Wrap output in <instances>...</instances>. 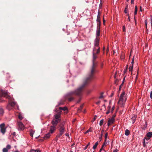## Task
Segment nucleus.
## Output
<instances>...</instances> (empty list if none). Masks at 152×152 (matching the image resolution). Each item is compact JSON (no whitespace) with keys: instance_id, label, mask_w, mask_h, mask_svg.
Here are the masks:
<instances>
[{"instance_id":"nucleus-1","label":"nucleus","mask_w":152,"mask_h":152,"mask_svg":"<svg viewBox=\"0 0 152 152\" xmlns=\"http://www.w3.org/2000/svg\"><path fill=\"white\" fill-rule=\"evenodd\" d=\"M91 81H86L85 79L84 83L75 91H70L66 95V98L69 101L71 102L74 99V96H79V99L77 101V103H79L81 100L83 95V91L85 86L89 83Z\"/></svg>"},{"instance_id":"nucleus-2","label":"nucleus","mask_w":152,"mask_h":152,"mask_svg":"<svg viewBox=\"0 0 152 152\" xmlns=\"http://www.w3.org/2000/svg\"><path fill=\"white\" fill-rule=\"evenodd\" d=\"M92 65L90 71L87 77L86 78V81H91L94 77V74L96 72V67L97 63L95 62L96 59L97 58V56L94 52L93 53Z\"/></svg>"},{"instance_id":"nucleus-3","label":"nucleus","mask_w":152,"mask_h":152,"mask_svg":"<svg viewBox=\"0 0 152 152\" xmlns=\"http://www.w3.org/2000/svg\"><path fill=\"white\" fill-rule=\"evenodd\" d=\"M2 97H5L9 99L8 104H10L12 108L16 105V102L14 101V99L8 95L7 92L0 91V102L2 101L1 98Z\"/></svg>"},{"instance_id":"nucleus-4","label":"nucleus","mask_w":152,"mask_h":152,"mask_svg":"<svg viewBox=\"0 0 152 152\" xmlns=\"http://www.w3.org/2000/svg\"><path fill=\"white\" fill-rule=\"evenodd\" d=\"M127 95L125 92L123 91L120 95L119 99L118 102L121 107H124L125 104V102L127 100Z\"/></svg>"},{"instance_id":"nucleus-5","label":"nucleus","mask_w":152,"mask_h":152,"mask_svg":"<svg viewBox=\"0 0 152 152\" xmlns=\"http://www.w3.org/2000/svg\"><path fill=\"white\" fill-rule=\"evenodd\" d=\"M61 113H58L54 115L53 118L51 122L53 125L56 126L61 121Z\"/></svg>"},{"instance_id":"nucleus-6","label":"nucleus","mask_w":152,"mask_h":152,"mask_svg":"<svg viewBox=\"0 0 152 152\" xmlns=\"http://www.w3.org/2000/svg\"><path fill=\"white\" fill-rule=\"evenodd\" d=\"M100 34V25H97L96 33V38L94 42V45L95 46H97L99 45V38Z\"/></svg>"},{"instance_id":"nucleus-7","label":"nucleus","mask_w":152,"mask_h":152,"mask_svg":"<svg viewBox=\"0 0 152 152\" xmlns=\"http://www.w3.org/2000/svg\"><path fill=\"white\" fill-rule=\"evenodd\" d=\"M64 123L60 124L58 127L59 133L57 137H59L62 136L66 132L65 128L64 126Z\"/></svg>"},{"instance_id":"nucleus-8","label":"nucleus","mask_w":152,"mask_h":152,"mask_svg":"<svg viewBox=\"0 0 152 152\" xmlns=\"http://www.w3.org/2000/svg\"><path fill=\"white\" fill-rule=\"evenodd\" d=\"M0 129L1 132L4 134L6 131V128L5 127V125L4 123H2L0 125Z\"/></svg>"},{"instance_id":"nucleus-9","label":"nucleus","mask_w":152,"mask_h":152,"mask_svg":"<svg viewBox=\"0 0 152 152\" xmlns=\"http://www.w3.org/2000/svg\"><path fill=\"white\" fill-rule=\"evenodd\" d=\"M99 43L97 46H95L94 45V48L93 50V52L95 53V54H98L100 52V48L99 47Z\"/></svg>"},{"instance_id":"nucleus-10","label":"nucleus","mask_w":152,"mask_h":152,"mask_svg":"<svg viewBox=\"0 0 152 152\" xmlns=\"http://www.w3.org/2000/svg\"><path fill=\"white\" fill-rule=\"evenodd\" d=\"M17 124L18 127V129L20 130H23L24 129L23 124L20 121L17 122Z\"/></svg>"},{"instance_id":"nucleus-11","label":"nucleus","mask_w":152,"mask_h":152,"mask_svg":"<svg viewBox=\"0 0 152 152\" xmlns=\"http://www.w3.org/2000/svg\"><path fill=\"white\" fill-rule=\"evenodd\" d=\"M100 14L101 13L99 11L98 12V15L97 16L96 22L97 24V25H101V21L100 20Z\"/></svg>"},{"instance_id":"nucleus-12","label":"nucleus","mask_w":152,"mask_h":152,"mask_svg":"<svg viewBox=\"0 0 152 152\" xmlns=\"http://www.w3.org/2000/svg\"><path fill=\"white\" fill-rule=\"evenodd\" d=\"M11 147L10 145H7L6 148H4L2 150L3 152H8V150L10 149Z\"/></svg>"},{"instance_id":"nucleus-13","label":"nucleus","mask_w":152,"mask_h":152,"mask_svg":"<svg viewBox=\"0 0 152 152\" xmlns=\"http://www.w3.org/2000/svg\"><path fill=\"white\" fill-rule=\"evenodd\" d=\"M56 126L53 125L51 126L49 132L51 134L53 133L56 129Z\"/></svg>"},{"instance_id":"nucleus-14","label":"nucleus","mask_w":152,"mask_h":152,"mask_svg":"<svg viewBox=\"0 0 152 152\" xmlns=\"http://www.w3.org/2000/svg\"><path fill=\"white\" fill-rule=\"evenodd\" d=\"M115 121V119H112V118H110L109 119L108 123L107 125L108 126H109L110 125L113 124Z\"/></svg>"},{"instance_id":"nucleus-15","label":"nucleus","mask_w":152,"mask_h":152,"mask_svg":"<svg viewBox=\"0 0 152 152\" xmlns=\"http://www.w3.org/2000/svg\"><path fill=\"white\" fill-rule=\"evenodd\" d=\"M134 56L132 58V61L131 62L132 64V66H130L129 68V71H130L131 72H132V69H133V65L134 64Z\"/></svg>"},{"instance_id":"nucleus-16","label":"nucleus","mask_w":152,"mask_h":152,"mask_svg":"<svg viewBox=\"0 0 152 152\" xmlns=\"http://www.w3.org/2000/svg\"><path fill=\"white\" fill-rule=\"evenodd\" d=\"M137 116L136 115H134L131 118V120L133 124H134L135 122Z\"/></svg>"},{"instance_id":"nucleus-17","label":"nucleus","mask_w":152,"mask_h":152,"mask_svg":"<svg viewBox=\"0 0 152 152\" xmlns=\"http://www.w3.org/2000/svg\"><path fill=\"white\" fill-rule=\"evenodd\" d=\"M50 134H51L50 132L48 133L45 134L44 137V138L45 139H48L50 137Z\"/></svg>"},{"instance_id":"nucleus-18","label":"nucleus","mask_w":152,"mask_h":152,"mask_svg":"<svg viewBox=\"0 0 152 152\" xmlns=\"http://www.w3.org/2000/svg\"><path fill=\"white\" fill-rule=\"evenodd\" d=\"M83 105H84L83 104H82L80 106V107H79L78 109V110H77V112H81L82 111V109H83Z\"/></svg>"},{"instance_id":"nucleus-19","label":"nucleus","mask_w":152,"mask_h":152,"mask_svg":"<svg viewBox=\"0 0 152 152\" xmlns=\"http://www.w3.org/2000/svg\"><path fill=\"white\" fill-rule=\"evenodd\" d=\"M34 133V131L31 129L30 130V135L32 137H33V135Z\"/></svg>"},{"instance_id":"nucleus-20","label":"nucleus","mask_w":152,"mask_h":152,"mask_svg":"<svg viewBox=\"0 0 152 152\" xmlns=\"http://www.w3.org/2000/svg\"><path fill=\"white\" fill-rule=\"evenodd\" d=\"M18 118L20 120L23 119V118L22 114L21 113H19L18 115Z\"/></svg>"},{"instance_id":"nucleus-21","label":"nucleus","mask_w":152,"mask_h":152,"mask_svg":"<svg viewBox=\"0 0 152 152\" xmlns=\"http://www.w3.org/2000/svg\"><path fill=\"white\" fill-rule=\"evenodd\" d=\"M147 136L148 137L151 138L152 136V132H150L147 133Z\"/></svg>"},{"instance_id":"nucleus-22","label":"nucleus","mask_w":152,"mask_h":152,"mask_svg":"<svg viewBox=\"0 0 152 152\" xmlns=\"http://www.w3.org/2000/svg\"><path fill=\"white\" fill-rule=\"evenodd\" d=\"M7 108L9 110H10L12 109V106H11V105H10V104H8L7 106Z\"/></svg>"},{"instance_id":"nucleus-23","label":"nucleus","mask_w":152,"mask_h":152,"mask_svg":"<svg viewBox=\"0 0 152 152\" xmlns=\"http://www.w3.org/2000/svg\"><path fill=\"white\" fill-rule=\"evenodd\" d=\"M130 132L128 129H126L125 132V134L126 136L129 135L130 134Z\"/></svg>"},{"instance_id":"nucleus-24","label":"nucleus","mask_w":152,"mask_h":152,"mask_svg":"<svg viewBox=\"0 0 152 152\" xmlns=\"http://www.w3.org/2000/svg\"><path fill=\"white\" fill-rule=\"evenodd\" d=\"M4 113L3 109L1 107L0 108V114L1 115H2Z\"/></svg>"},{"instance_id":"nucleus-25","label":"nucleus","mask_w":152,"mask_h":152,"mask_svg":"<svg viewBox=\"0 0 152 152\" xmlns=\"http://www.w3.org/2000/svg\"><path fill=\"white\" fill-rule=\"evenodd\" d=\"M59 109L61 110H63L64 111L66 110H67V108L66 107H59Z\"/></svg>"},{"instance_id":"nucleus-26","label":"nucleus","mask_w":152,"mask_h":152,"mask_svg":"<svg viewBox=\"0 0 152 152\" xmlns=\"http://www.w3.org/2000/svg\"><path fill=\"white\" fill-rule=\"evenodd\" d=\"M98 142H96L95 145L93 146V148L94 150H95L97 146L98 145Z\"/></svg>"},{"instance_id":"nucleus-27","label":"nucleus","mask_w":152,"mask_h":152,"mask_svg":"<svg viewBox=\"0 0 152 152\" xmlns=\"http://www.w3.org/2000/svg\"><path fill=\"white\" fill-rule=\"evenodd\" d=\"M30 152H41V151L39 150L31 149Z\"/></svg>"},{"instance_id":"nucleus-28","label":"nucleus","mask_w":152,"mask_h":152,"mask_svg":"<svg viewBox=\"0 0 152 152\" xmlns=\"http://www.w3.org/2000/svg\"><path fill=\"white\" fill-rule=\"evenodd\" d=\"M137 6H136L135 7V10L134 12V15H136L137 14ZM134 17H135V16H134Z\"/></svg>"},{"instance_id":"nucleus-29","label":"nucleus","mask_w":152,"mask_h":152,"mask_svg":"<svg viewBox=\"0 0 152 152\" xmlns=\"http://www.w3.org/2000/svg\"><path fill=\"white\" fill-rule=\"evenodd\" d=\"M91 127H90L89 129L87 130L85 133L84 134H86L87 133H88L89 132H91Z\"/></svg>"},{"instance_id":"nucleus-30","label":"nucleus","mask_w":152,"mask_h":152,"mask_svg":"<svg viewBox=\"0 0 152 152\" xmlns=\"http://www.w3.org/2000/svg\"><path fill=\"white\" fill-rule=\"evenodd\" d=\"M104 122V120L102 119L99 122V125L100 126L102 125L103 123Z\"/></svg>"},{"instance_id":"nucleus-31","label":"nucleus","mask_w":152,"mask_h":152,"mask_svg":"<svg viewBox=\"0 0 152 152\" xmlns=\"http://www.w3.org/2000/svg\"><path fill=\"white\" fill-rule=\"evenodd\" d=\"M103 94H104V92H102L101 93V95L99 97V99H102L103 97Z\"/></svg>"},{"instance_id":"nucleus-32","label":"nucleus","mask_w":152,"mask_h":152,"mask_svg":"<svg viewBox=\"0 0 152 152\" xmlns=\"http://www.w3.org/2000/svg\"><path fill=\"white\" fill-rule=\"evenodd\" d=\"M64 102L63 101H61L60 102L58 103V105H62L64 104Z\"/></svg>"},{"instance_id":"nucleus-33","label":"nucleus","mask_w":152,"mask_h":152,"mask_svg":"<svg viewBox=\"0 0 152 152\" xmlns=\"http://www.w3.org/2000/svg\"><path fill=\"white\" fill-rule=\"evenodd\" d=\"M103 148L104 147H103V146H102L101 148L100 149L99 152H101L102 150H103L105 152H106V151L104 150Z\"/></svg>"},{"instance_id":"nucleus-34","label":"nucleus","mask_w":152,"mask_h":152,"mask_svg":"<svg viewBox=\"0 0 152 152\" xmlns=\"http://www.w3.org/2000/svg\"><path fill=\"white\" fill-rule=\"evenodd\" d=\"M90 145V142H88V144L84 148V150H86L88 148V146Z\"/></svg>"},{"instance_id":"nucleus-35","label":"nucleus","mask_w":152,"mask_h":152,"mask_svg":"<svg viewBox=\"0 0 152 152\" xmlns=\"http://www.w3.org/2000/svg\"><path fill=\"white\" fill-rule=\"evenodd\" d=\"M106 140H105L104 142L102 145L103 147H104L105 145L107 144V142L106 141Z\"/></svg>"},{"instance_id":"nucleus-36","label":"nucleus","mask_w":152,"mask_h":152,"mask_svg":"<svg viewBox=\"0 0 152 152\" xmlns=\"http://www.w3.org/2000/svg\"><path fill=\"white\" fill-rule=\"evenodd\" d=\"M127 8H128V6H127L125 8L124 10V13H127Z\"/></svg>"},{"instance_id":"nucleus-37","label":"nucleus","mask_w":152,"mask_h":152,"mask_svg":"<svg viewBox=\"0 0 152 152\" xmlns=\"http://www.w3.org/2000/svg\"><path fill=\"white\" fill-rule=\"evenodd\" d=\"M108 136V133H107L106 132L105 134L104 135V138H105V140H107V138Z\"/></svg>"},{"instance_id":"nucleus-38","label":"nucleus","mask_w":152,"mask_h":152,"mask_svg":"<svg viewBox=\"0 0 152 152\" xmlns=\"http://www.w3.org/2000/svg\"><path fill=\"white\" fill-rule=\"evenodd\" d=\"M114 109H115V106H113V107H112V109H111V113H113V110H114Z\"/></svg>"},{"instance_id":"nucleus-39","label":"nucleus","mask_w":152,"mask_h":152,"mask_svg":"<svg viewBox=\"0 0 152 152\" xmlns=\"http://www.w3.org/2000/svg\"><path fill=\"white\" fill-rule=\"evenodd\" d=\"M104 132V130H102L101 131V134L100 136L102 137Z\"/></svg>"},{"instance_id":"nucleus-40","label":"nucleus","mask_w":152,"mask_h":152,"mask_svg":"<svg viewBox=\"0 0 152 152\" xmlns=\"http://www.w3.org/2000/svg\"><path fill=\"white\" fill-rule=\"evenodd\" d=\"M104 66V63L103 62H102L101 64L100 67L101 68H102Z\"/></svg>"},{"instance_id":"nucleus-41","label":"nucleus","mask_w":152,"mask_h":152,"mask_svg":"<svg viewBox=\"0 0 152 152\" xmlns=\"http://www.w3.org/2000/svg\"><path fill=\"white\" fill-rule=\"evenodd\" d=\"M115 116H116V114H114L112 116L111 118H112V119H114V118L115 117Z\"/></svg>"},{"instance_id":"nucleus-42","label":"nucleus","mask_w":152,"mask_h":152,"mask_svg":"<svg viewBox=\"0 0 152 152\" xmlns=\"http://www.w3.org/2000/svg\"><path fill=\"white\" fill-rule=\"evenodd\" d=\"M143 145L144 147H145V139H144V141L143 143Z\"/></svg>"},{"instance_id":"nucleus-43","label":"nucleus","mask_w":152,"mask_h":152,"mask_svg":"<svg viewBox=\"0 0 152 152\" xmlns=\"http://www.w3.org/2000/svg\"><path fill=\"white\" fill-rule=\"evenodd\" d=\"M123 31L124 32H126V30L125 29V26H123Z\"/></svg>"},{"instance_id":"nucleus-44","label":"nucleus","mask_w":152,"mask_h":152,"mask_svg":"<svg viewBox=\"0 0 152 152\" xmlns=\"http://www.w3.org/2000/svg\"><path fill=\"white\" fill-rule=\"evenodd\" d=\"M103 24H104V25H105V20L104 19V17L103 18Z\"/></svg>"},{"instance_id":"nucleus-45","label":"nucleus","mask_w":152,"mask_h":152,"mask_svg":"<svg viewBox=\"0 0 152 152\" xmlns=\"http://www.w3.org/2000/svg\"><path fill=\"white\" fill-rule=\"evenodd\" d=\"M102 137H101V136H100L99 138V142H100L102 140Z\"/></svg>"},{"instance_id":"nucleus-46","label":"nucleus","mask_w":152,"mask_h":152,"mask_svg":"<svg viewBox=\"0 0 152 152\" xmlns=\"http://www.w3.org/2000/svg\"><path fill=\"white\" fill-rule=\"evenodd\" d=\"M151 26L152 27V16H151Z\"/></svg>"},{"instance_id":"nucleus-47","label":"nucleus","mask_w":152,"mask_h":152,"mask_svg":"<svg viewBox=\"0 0 152 152\" xmlns=\"http://www.w3.org/2000/svg\"><path fill=\"white\" fill-rule=\"evenodd\" d=\"M150 98L152 99V91H151L150 93Z\"/></svg>"},{"instance_id":"nucleus-48","label":"nucleus","mask_w":152,"mask_h":152,"mask_svg":"<svg viewBox=\"0 0 152 152\" xmlns=\"http://www.w3.org/2000/svg\"><path fill=\"white\" fill-rule=\"evenodd\" d=\"M100 101H98L96 102V104L97 105H99L100 104Z\"/></svg>"},{"instance_id":"nucleus-49","label":"nucleus","mask_w":152,"mask_h":152,"mask_svg":"<svg viewBox=\"0 0 152 152\" xmlns=\"http://www.w3.org/2000/svg\"><path fill=\"white\" fill-rule=\"evenodd\" d=\"M150 138L148 137H145L144 139H145L146 140H148L150 139Z\"/></svg>"},{"instance_id":"nucleus-50","label":"nucleus","mask_w":152,"mask_h":152,"mask_svg":"<svg viewBox=\"0 0 152 152\" xmlns=\"http://www.w3.org/2000/svg\"><path fill=\"white\" fill-rule=\"evenodd\" d=\"M110 112V110L109 109L106 112V114H108Z\"/></svg>"},{"instance_id":"nucleus-51","label":"nucleus","mask_w":152,"mask_h":152,"mask_svg":"<svg viewBox=\"0 0 152 152\" xmlns=\"http://www.w3.org/2000/svg\"><path fill=\"white\" fill-rule=\"evenodd\" d=\"M134 0H131V3L132 4H133L134 3Z\"/></svg>"},{"instance_id":"nucleus-52","label":"nucleus","mask_w":152,"mask_h":152,"mask_svg":"<svg viewBox=\"0 0 152 152\" xmlns=\"http://www.w3.org/2000/svg\"><path fill=\"white\" fill-rule=\"evenodd\" d=\"M65 135L67 137H69V133H66L65 134Z\"/></svg>"},{"instance_id":"nucleus-53","label":"nucleus","mask_w":152,"mask_h":152,"mask_svg":"<svg viewBox=\"0 0 152 152\" xmlns=\"http://www.w3.org/2000/svg\"><path fill=\"white\" fill-rule=\"evenodd\" d=\"M147 20H145V25L146 26V27H147Z\"/></svg>"},{"instance_id":"nucleus-54","label":"nucleus","mask_w":152,"mask_h":152,"mask_svg":"<svg viewBox=\"0 0 152 152\" xmlns=\"http://www.w3.org/2000/svg\"><path fill=\"white\" fill-rule=\"evenodd\" d=\"M113 141H112V142H111V148H113Z\"/></svg>"},{"instance_id":"nucleus-55","label":"nucleus","mask_w":152,"mask_h":152,"mask_svg":"<svg viewBox=\"0 0 152 152\" xmlns=\"http://www.w3.org/2000/svg\"><path fill=\"white\" fill-rule=\"evenodd\" d=\"M118 152V150L117 149H116L115 150H114L113 152Z\"/></svg>"},{"instance_id":"nucleus-56","label":"nucleus","mask_w":152,"mask_h":152,"mask_svg":"<svg viewBox=\"0 0 152 152\" xmlns=\"http://www.w3.org/2000/svg\"><path fill=\"white\" fill-rule=\"evenodd\" d=\"M96 118L95 117L94 118H93V121H95V120H96Z\"/></svg>"},{"instance_id":"nucleus-57","label":"nucleus","mask_w":152,"mask_h":152,"mask_svg":"<svg viewBox=\"0 0 152 152\" xmlns=\"http://www.w3.org/2000/svg\"><path fill=\"white\" fill-rule=\"evenodd\" d=\"M141 8H142L141 6H140V11H142V9H141Z\"/></svg>"},{"instance_id":"nucleus-58","label":"nucleus","mask_w":152,"mask_h":152,"mask_svg":"<svg viewBox=\"0 0 152 152\" xmlns=\"http://www.w3.org/2000/svg\"><path fill=\"white\" fill-rule=\"evenodd\" d=\"M14 152H19V151H18L17 150V151H14Z\"/></svg>"},{"instance_id":"nucleus-59","label":"nucleus","mask_w":152,"mask_h":152,"mask_svg":"<svg viewBox=\"0 0 152 152\" xmlns=\"http://www.w3.org/2000/svg\"><path fill=\"white\" fill-rule=\"evenodd\" d=\"M83 112L84 113H85L86 112V110H84Z\"/></svg>"},{"instance_id":"nucleus-60","label":"nucleus","mask_w":152,"mask_h":152,"mask_svg":"<svg viewBox=\"0 0 152 152\" xmlns=\"http://www.w3.org/2000/svg\"><path fill=\"white\" fill-rule=\"evenodd\" d=\"M108 107H109V109L110 108V106H109Z\"/></svg>"},{"instance_id":"nucleus-61","label":"nucleus","mask_w":152,"mask_h":152,"mask_svg":"<svg viewBox=\"0 0 152 152\" xmlns=\"http://www.w3.org/2000/svg\"><path fill=\"white\" fill-rule=\"evenodd\" d=\"M128 16L129 17V14H128Z\"/></svg>"},{"instance_id":"nucleus-62","label":"nucleus","mask_w":152,"mask_h":152,"mask_svg":"<svg viewBox=\"0 0 152 152\" xmlns=\"http://www.w3.org/2000/svg\"><path fill=\"white\" fill-rule=\"evenodd\" d=\"M103 49H104V48Z\"/></svg>"},{"instance_id":"nucleus-63","label":"nucleus","mask_w":152,"mask_h":152,"mask_svg":"<svg viewBox=\"0 0 152 152\" xmlns=\"http://www.w3.org/2000/svg\"><path fill=\"white\" fill-rule=\"evenodd\" d=\"M127 1H129V0H126Z\"/></svg>"},{"instance_id":"nucleus-64","label":"nucleus","mask_w":152,"mask_h":152,"mask_svg":"<svg viewBox=\"0 0 152 152\" xmlns=\"http://www.w3.org/2000/svg\"><path fill=\"white\" fill-rule=\"evenodd\" d=\"M71 152H72V151H71Z\"/></svg>"}]
</instances>
